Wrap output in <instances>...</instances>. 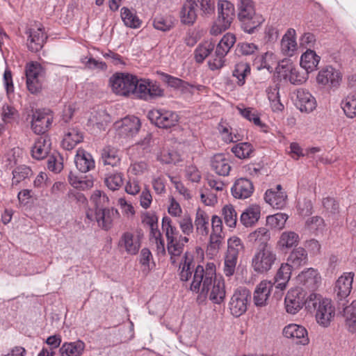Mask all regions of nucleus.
I'll return each mask as SVG.
<instances>
[{"instance_id": "1", "label": "nucleus", "mask_w": 356, "mask_h": 356, "mask_svg": "<svg viewBox=\"0 0 356 356\" xmlns=\"http://www.w3.org/2000/svg\"><path fill=\"white\" fill-rule=\"evenodd\" d=\"M179 276L183 282L192 279L190 289L201 297L209 296L214 303L220 304L225 298V282L217 278L216 268H181Z\"/></svg>"}, {"instance_id": "2", "label": "nucleus", "mask_w": 356, "mask_h": 356, "mask_svg": "<svg viewBox=\"0 0 356 356\" xmlns=\"http://www.w3.org/2000/svg\"><path fill=\"white\" fill-rule=\"evenodd\" d=\"M110 84L113 91L121 96L132 95L149 100L164 95V90L156 81L138 79L136 76L130 74L116 73L110 78Z\"/></svg>"}, {"instance_id": "3", "label": "nucleus", "mask_w": 356, "mask_h": 356, "mask_svg": "<svg viewBox=\"0 0 356 356\" xmlns=\"http://www.w3.org/2000/svg\"><path fill=\"white\" fill-rule=\"evenodd\" d=\"M307 309L310 312H316V318L320 325L327 327L334 316V307L332 301L323 298L321 295L312 293L307 297Z\"/></svg>"}, {"instance_id": "4", "label": "nucleus", "mask_w": 356, "mask_h": 356, "mask_svg": "<svg viewBox=\"0 0 356 356\" xmlns=\"http://www.w3.org/2000/svg\"><path fill=\"white\" fill-rule=\"evenodd\" d=\"M238 18L242 29L248 33H253L264 22V17L256 13L252 0H239L238 3Z\"/></svg>"}, {"instance_id": "5", "label": "nucleus", "mask_w": 356, "mask_h": 356, "mask_svg": "<svg viewBox=\"0 0 356 356\" xmlns=\"http://www.w3.org/2000/svg\"><path fill=\"white\" fill-rule=\"evenodd\" d=\"M147 117L152 124L162 129L175 127L179 120L177 112L165 109L151 110L148 112Z\"/></svg>"}, {"instance_id": "6", "label": "nucleus", "mask_w": 356, "mask_h": 356, "mask_svg": "<svg viewBox=\"0 0 356 356\" xmlns=\"http://www.w3.org/2000/svg\"><path fill=\"white\" fill-rule=\"evenodd\" d=\"M250 298V292L245 287H239L231 298L229 306L231 314L235 317L243 315L248 309Z\"/></svg>"}, {"instance_id": "7", "label": "nucleus", "mask_w": 356, "mask_h": 356, "mask_svg": "<svg viewBox=\"0 0 356 356\" xmlns=\"http://www.w3.org/2000/svg\"><path fill=\"white\" fill-rule=\"evenodd\" d=\"M53 120L54 117L49 110H36L32 115L31 129L35 134L43 136L50 128Z\"/></svg>"}, {"instance_id": "8", "label": "nucleus", "mask_w": 356, "mask_h": 356, "mask_svg": "<svg viewBox=\"0 0 356 356\" xmlns=\"http://www.w3.org/2000/svg\"><path fill=\"white\" fill-rule=\"evenodd\" d=\"M307 298L305 292L299 288L291 289L288 291L285 300V307L288 313L295 314L299 312L303 305L307 309Z\"/></svg>"}, {"instance_id": "9", "label": "nucleus", "mask_w": 356, "mask_h": 356, "mask_svg": "<svg viewBox=\"0 0 356 356\" xmlns=\"http://www.w3.org/2000/svg\"><path fill=\"white\" fill-rule=\"evenodd\" d=\"M140 126L139 118L134 115L127 116L115 123L118 134L123 138L135 136L139 131Z\"/></svg>"}, {"instance_id": "10", "label": "nucleus", "mask_w": 356, "mask_h": 356, "mask_svg": "<svg viewBox=\"0 0 356 356\" xmlns=\"http://www.w3.org/2000/svg\"><path fill=\"white\" fill-rule=\"evenodd\" d=\"M341 79V72L332 66H327L323 68L319 71L316 76V81L318 84L334 88L340 85Z\"/></svg>"}, {"instance_id": "11", "label": "nucleus", "mask_w": 356, "mask_h": 356, "mask_svg": "<svg viewBox=\"0 0 356 356\" xmlns=\"http://www.w3.org/2000/svg\"><path fill=\"white\" fill-rule=\"evenodd\" d=\"M141 246L140 239L130 232H124L118 241L120 250L126 252L128 254H136Z\"/></svg>"}, {"instance_id": "12", "label": "nucleus", "mask_w": 356, "mask_h": 356, "mask_svg": "<svg viewBox=\"0 0 356 356\" xmlns=\"http://www.w3.org/2000/svg\"><path fill=\"white\" fill-rule=\"evenodd\" d=\"M118 216V210L113 208L102 207L95 210V221L100 228L106 231L112 227L113 220Z\"/></svg>"}, {"instance_id": "13", "label": "nucleus", "mask_w": 356, "mask_h": 356, "mask_svg": "<svg viewBox=\"0 0 356 356\" xmlns=\"http://www.w3.org/2000/svg\"><path fill=\"white\" fill-rule=\"evenodd\" d=\"M227 252L225 257V267H236L239 254L243 250L241 240L236 236L228 240Z\"/></svg>"}, {"instance_id": "14", "label": "nucleus", "mask_w": 356, "mask_h": 356, "mask_svg": "<svg viewBox=\"0 0 356 356\" xmlns=\"http://www.w3.org/2000/svg\"><path fill=\"white\" fill-rule=\"evenodd\" d=\"M283 335L288 339H291L296 344L307 345L309 342L305 327L297 324H289L285 326Z\"/></svg>"}, {"instance_id": "15", "label": "nucleus", "mask_w": 356, "mask_h": 356, "mask_svg": "<svg viewBox=\"0 0 356 356\" xmlns=\"http://www.w3.org/2000/svg\"><path fill=\"white\" fill-rule=\"evenodd\" d=\"M286 198L287 195L282 191L280 184H277L275 188L267 190L264 195L266 202L276 209H281L285 207Z\"/></svg>"}, {"instance_id": "16", "label": "nucleus", "mask_w": 356, "mask_h": 356, "mask_svg": "<svg viewBox=\"0 0 356 356\" xmlns=\"http://www.w3.org/2000/svg\"><path fill=\"white\" fill-rule=\"evenodd\" d=\"M353 277V273H345L337 280L334 286V293L338 300H343L350 295Z\"/></svg>"}, {"instance_id": "17", "label": "nucleus", "mask_w": 356, "mask_h": 356, "mask_svg": "<svg viewBox=\"0 0 356 356\" xmlns=\"http://www.w3.org/2000/svg\"><path fill=\"white\" fill-rule=\"evenodd\" d=\"M26 33L29 34L26 44L29 50L32 52L41 50L47 39L44 29L40 27L37 29H29Z\"/></svg>"}, {"instance_id": "18", "label": "nucleus", "mask_w": 356, "mask_h": 356, "mask_svg": "<svg viewBox=\"0 0 356 356\" xmlns=\"http://www.w3.org/2000/svg\"><path fill=\"white\" fill-rule=\"evenodd\" d=\"M254 192L252 182L247 178L236 179L231 188V193L236 199H246L252 195Z\"/></svg>"}, {"instance_id": "19", "label": "nucleus", "mask_w": 356, "mask_h": 356, "mask_svg": "<svg viewBox=\"0 0 356 356\" xmlns=\"http://www.w3.org/2000/svg\"><path fill=\"white\" fill-rule=\"evenodd\" d=\"M296 106L301 112L310 113L316 108V102L309 92L301 88L296 92Z\"/></svg>"}, {"instance_id": "20", "label": "nucleus", "mask_w": 356, "mask_h": 356, "mask_svg": "<svg viewBox=\"0 0 356 356\" xmlns=\"http://www.w3.org/2000/svg\"><path fill=\"white\" fill-rule=\"evenodd\" d=\"M273 284L270 281H261L256 287L253 301L257 307H264L268 304Z\"/></svg>"}, {"instance_id": "21", "label": "nucleus", "mask_w": 356, "mask_h": 356, "mask_svg": "<svg viewBox=\"0 0 356 356\" xmlns=\"http://www.w3.org/2000/svg\"><path fill=\"white\" fill-rule=\"evenodd\" d=\"M218 19L222 22V26L229 28L235 16L234 4L228 1H219L218 3Z\"/></svg>"}, {"instance_id": "22", "label": "nucleus", "mask_w": 356, "mask_h": 356, "mask_svg": "<svg viewBox=\"0 0 356 356\" xmlns=\"http://www.w3.org/2000/svg\"><path fill=\"white\" fill-rule=\"evenodd\" d=\"M12 188L24 187L33 175L31 169L24 165H19L13 170Z\"/></svg>"}, {"instance_id": "23", "label": "nucleus", "mask_w": 356, "mask_h": 356, "mask_svg": "<svg viewBox=\"0 0 356 356\" xmlns=\"http://www.w3.org/2000/svg\"><path fill=\"white\" fill-rule=\"evenodd\" d=\"M51 145L50 138L47 135L40 136L32 147V156L38 160L44 159L49 154Z\"/></svg>"}, {"instance_id": "24", "label": "nucleus", "mask_w": 356, "mask_h": 356, "mask_svg": "<svg viewBox=\"0 0 356 356\" xmlns=\"http://www.w3.org/2000/svg\"><path fill=\"white\" fill-rule=\"evenodd\" d=\"M276 259V255L270 250L263 248L252 259L253 267H271Z\"/></svg>"}, {"instance_id": "25", "label": "nucleus", "mask_w": 356, "mask_h": 356, "mask_svg": "<svg viewBox=\"0 0 356 356\" xmlns=\"http://www.w3.org/2000/svg\"><path fill=\"white\" fill-rule=\"evenodd\" d=\"M211 169L220 176H227L231 170V165L229 160L223 154H215L211 159Z\"/></svg>"}, {"instance_id": "26", "label": "nucleus", "mask_w": 356, "mask_h": 356, "mask_svg": "<svg viewBox=\"0 0 356 356\" xmlns=\"http://www.w3.org/2000/svg\"><path fill=\"white\" fill-rule=\"evenodd\" d=\"M193 0H186L180 10L181 22L185 25H193L197 19V10Z\"/></svg>"}, {"instance_id": "27", "label": "nucleus", "mask_w": 356, "mask_h": 356, "mask_svg": "<svg viewBox=\"0 0 356 356\" xmlns=\"http://www.w3.org/2000/svg\"><path fill=\"white\" fill-rule=\"evenodd\" d=\"M76 168L81 172H87L95 168L92 155L83 149H79L74 159Z\"/></svg>"}, {"instance_id": "28", "label": "nucleus", "mask_w": 356, "mask_h": 356, "mask_svg": "<svg viewBox=\"0 0 356 356\" xmlns=\"http://www.w3.org/2000/svg\"><path fill=\"white\" fill-rule=\"evenodd\" d=\"M260 214V207L257 204H252L242 213L240 221L246 227H252L259 220Z\"/></svg>"}, {"instance_id": "29", "label": "nucleus", "mask_w": 356, "mask_h": 356, "mask_svg": "<svg viewBox=\"0 0 356 356\" xmlns=\"http://www.w3.org/2000/svg\"><path fill=\"white\" fill-rule=\"evenodd\" d=\"M83 136L76 128H70L65 133L62 140V146L67 150H71L79 143L82 142Z\"/></svg>"}, {"instance_id": "30", "label": "nucleus", "mask_w": 356, "mask_h": 356, "mask_svg": "<svg viewBox=\"0 0 356 356\" xmlns=\"http://www.w3.org/2000/svg\"><path fill=\"white\" fill-rule=\"evenodd\" d=\"M321 57L314 50L307 49L300 58V66L304 68L307 74L317 69Z\"/></svg>"}, {"instance_id": "31", "label": "nucleus", "mask_w": 356, "mask_h": 356, "mask_svg": "<svg viewBox=\"0 0 356 356\" xmlns=\"http://www.w3.org/2000/svg\"><path fill=\"white\" fill-rule=\"evenodd\" d=\"M296 31L293 29L287 30L281 41V49L286 56H292L296 50Z\"/></svg>"}, {"instance_id": "32", "label": "nucleus", "mask_w": 356, "mask_h": 356, "mask_svg": "<svg viewBox=\"0 0 356 356\" xmlns=\"http://www.w3.org/2000/svg\"><path fill=\"white\" fill-rule=\"evenodd\" d=\"M307 262V253L301 247L294 249L289 255L286 266L288 267H300L305 266Z\"/></svg>"}, {"instance_id": "33", "label": "nucleus", "mask_w": 356, "mask_h": 356, "mask_svg": "<svg viewBox=\"0 0 356 356\" xmlns=\"http://www.w3.org/2000/svg\"><path fill=\"white\" fill-rule=\"evenodd\" d=\"M196 232L202 236H207L209 234V217L202 210L198 209L196 213L194 222Z\"/></svg>"}, {"instance_id": "34", "label": "nucleus", "mask_w": 356, "mask_h": 356, "mask_svg": "<svg viewBox=\"0 0 356 356\" xmlns=\"http://www.w3.org/2000/svg\"><path fill=\"white\" fill-rule=\"evenodd\" d=\"M343 316L347 330L351 333L356 332V300L343 309Z\"/></svg>"}, {"instance_id": "35", "label": "nucleus", "mask_w": 356, "mask_h": 356, "mask_svg": "<svg viewBox=\"0 0 356 356\" xmlns=\"http://www.w3.org/2000/svg\"><path fill=\"white\" fill-rule=\"evenodd\" d=\"M300 241L298 234L292 231H286L282 233L277 241L278 248L283 250L296 246Z\"/></svg>"}, {"instance_id": "36", "label": "nucleus", "mask_w": 356, "mask_h": 356, "mask_svg": "<svg viewBox=\"0 0 356 356\" xmlns=\"http://www.w3.org/2000/svg\"><path fill=\"white\" fill-rule=\"evenodd\" d=\"M85 348V343L81 341L72 343H65L60 347L59 352L60 356H79Z\"/></svg>"}, {"instance_id": "37", "label": "nucleus", "mask_w": 356, "mask_h": 356, "mask_svg": "<svg viewBox=\"0 0 356 356\" xmlns=\"http://www.w3.org/2000/svg\"><path fill=\"white\" fill-rule=\"evenodd\" d=\"M101 159L104 165L117 166L120 161L118 151L110 145L106 146L102 150Z\"/></svg>"}, {"instance_id": "38", "label": "nucleus", "mask_w": 356, "mask_h": 356, "mask_svg": "<svg viewBox=\"0 0 356 356\" xmlns=\"http://www.w3.org/2000/svg\"><path fill=\"white\" fill-rule=\"evenodd\" d=\"M175 18L169 15H159L153 19L154 29L163 32L169 31L175 26Z\"/></svg>"}, {"instance_id": "39", "label": "nucleus", "mask_w": 356, "mask_h": 356, "mask_svg": "<svg viewBox=\"0 0 356 356\" xmlns=\"http://www.w3.org/2000/svg\"><path fill=\"white\" fill-rule=\"evenodd\" d=\"M279 89L278 85L275 84L268 87L266 90L268 98L273 111H282L284 109V105L280 102Z\"/></svg>"}, {"instance_id": "40", "label": "nucleus", "mask_w": 356, "mask_h": 356, "mask_svg": "<svg viewBox=\"0 0 356 356\" xmlns=\"http://www.w3.org/2000/svg\"><path fill=\"white\" fill-rule=\"evenodd\" d=\"M250 74V67L248 63L241 62L236 64L232 75L237 79L238 86H242L245 83V78Z\"/></svg>"}, {"instance_id": "41", "label": "nucleus", "mask_w": 356, "mask_h": 356, "mask_svg": "<svg viewBox=\"0 0 356 356\" xmlns=\"http://www.w3.org/2000/svg\"><path fill=\"white\" fill-rule=\"evenodd\" d=\"M214 47L215 44L208 41L199 44L195 50V61L198 63H202L207 56L211 55Z\"/></svg>"}, {"instance_id": "42", "label": "nucleus", "mask_w": 356, "mask_h": 356, "mask_svg": "<svg viewBox=\"0 0 356 356\" xmlns=\"http://www.w3.org/2000/svg\"><path fill=\"white\" fill-rule=\"evenodd\" d=\"M121 17L124 24L128 27L137 29L141 24V21L136 15L126 7L121 9Z\"/></svg>"}, {"instance_id": "43", "label": "nucleus", "mask_w": 356, "mask_h": 356, "mask_svg": "<svg viewBox=\"0 0 356 356\" xmlns=\"http://www.w3.org/2000/svg\"><path fill=\"white\" fill-rule=\"evenodd\" d=\"M254 148L250 143H240L232 148L234 155L241 159L250 158L254 152Z\"/></svg>"}, {"instance_id": "44", "label": "nucleus", "mask_w": 356, "mask_h": 356, "mask_svg": "<svg viewBox=\"0 0 356 356\" xmlns=\"http://www.w3.org/2000/svg\"><path fill=\"white\" fill-rule=\"evenodd\" d=\"M162 229L165 232V236L168 242L172 243L177 239L179 232L175 227L172 225L171 219L168 216H164L162 219Z\"/></svg>"}, {"instance_id": "45", "label": "nucleus", "mask_w": 356, "mask_h": 356, "mask_svg": "<svg viewBox=\"0 0 356 356\" xmlns=\"http://www.w3.org/2000/svg\"><path fill=\"white\" fill-rule=\"evenodd\" d=\"M225 224L229 227H235L237 222V213L232 204L225 205L222 210Z\"/></svg>"}, {"instance_id": "46", "label": "nucleus", "mask_w": 356, "mask_h": 356, "mask_svg": "<svg viewBox=\"0 0 356 356\" xmlns=\"http://www.w3.org/2000/svg\"><path fill=\"white\" fill-rule=\"evenodd\" d=\"M291 268H278L275 277V282L277 283L276 288L281 291L285 289L286 284L290 279Z\"/></svg>"}, {"instance_id": "47", "label": "nucleus", "mask_w": 356, "mask_h": 356, "mask_svg": "<svg viewBox=\"0 0 356 356\" xmlns=\"http://www.w3.org/2000/svg\"><path fill=\"white\" fill-rule=\"evenodd\" d=\"M286 69L289 72L286 76H288L289 80L292 84L298 85L306 81L307 76V73L305 74L300 73L298 68L294 67L291 65H287Z\"/></svg>"}, {"instance_id": "48", "label": "nucleus", "mask_w": 356, "mask_h": 356, "mask_svg": "<svg viewBox=\"0 0 356 356\" xmlns=\"http://www.w3.org/2000/svg\"><path fill=\"white\" fill-rule=\"evenodd\" d=\"M104 181L109 189L118 190L123 184V175L120 172L110 174L105 178Z\"/></svg>"}, {"instance_id": "49", "label": "nucleus", "mask_w": 356, "mask_h": 356, "mask_svg": "<svg viewBox=\"0 0 356 356\" xmlns=\"http://www.w3.org/2000/svg\"><path fill=\"white\" fill-rule=\"evenodd\" d=\"M341 108L347 117L353 118L356 115V97L348 96L342 101Z\"/></svg>"}, {"instance_id": "50", "label": "nucleus", "mask_w": 356, "mask_h": 356, "mask_svg": "<svg viewBox=\"0 0 356 356\" xmlns=\"http://www.w3.org/2000/svg\"><path fill=\"white\" fill-rule=\"evenodd\" d=\"M43 73V67L38 62H31L26 64L25 67L26 78L34 79L39 78Z\"/></svg>"}, {"instance_id": "51", "label": "nucleus", "mask_w": 356, "mask_h": 356, "mask_svg": "<svg viewBox=\"0 0 356 356\" xmlns=\"http://www.w3.org/2000/svg\"><path fill=\"white\" fill-rule=\"evenodd\" d=\"M223 236L222 233L211 232L210 235L209 244L207 246V252L209 254H216L220 248Z\"/></svg>"}, {"instance_id": "52", "label": "nucleus", "mask_w": 356, "mask_h": 356, "mask_svg": "<svg viewBox=\"0 0 356 356\" xmlns=\"http://www.w3.org/2000/svg\"><path fill=\"white\" fill-rule=\"evenodd\" d=\"M195 6L200 8L201 14L204 16L211 15L215 10L213 0H193Z\"/></svg>"}, {"instance_id": "53", "label": "nucleus", "mask_w": 356, "mask_h": 356, "mask_svg": "<svg viewBox=\"0 0 356 356\" xmlns=\"http://www.w3.org/2000/svg\"><path fill=\"white\" fill-rule=\"evenodd\" d=\"M167 248L169 254L171 255L170 259L172 264L175 265L177 260L181 257L182 246L179 242H177V239H176V241H173L170 243L168 242Z\"/></svg>"}, {"instance_id": "54", "label": "nucleus", "mask_w": 356, "mask_h": 356, "mask_svg": "<svg viewBox=\"0 0 356 356\" xmlns=\"http://www.w3.org/2000/svg\"><path fill=\"white\" fill-rule=\"evenodd\" d=\"M240 114L245 118V119L248 120L250 122H253L255 125H257L259 127H263L264 124H262L261 121L260 120V118L257 113V112L251 108H238Z\"/></svg>"}, {"instance_id": "55", "label": "nucleus", "mask_w": 356, "mask_h": 356, "mask_svg": "<svg viewBox=\"0 0 356 356\" xmlns=\"http://www.w3.org/2000/svg\"><path fill=\"white\" fill-rule=\"evenodd\" d=\"M251 240H254L261 243H266L270 238V232L266 227H260L250 234Z\"/></svg>"}, {"instance_id": "56", "label": "nucleus", "mask_w": 356, "mask_h": 356, "mask_svg": "<svg viewBox=\"0 0 356 356\" xmlns=\"http://www.w3.org/2000/svg\"><path fill=\"white\" fill-rule=\"evenodd\" d=\"M258 50V47L250 42H240L236 45L237 54L243 56H248L254 54Z\"/></svg>"}, {"instance_id": "57", "label": "nucleus", "mask_w": 356, "mask_h": 356, "mask_svg": "<svg viewBox=\"0 0 356 356\" xmlns=\"http://www.w3.org/2000/svg\"><path fill=\"white\" fill-rule=\"evenodd\" d=\"M300 46L302 48L311 49L314 47L316 39L315 35L312 33H305L300 38Z\"/></svg>"}, {"instance_id": "58", "label": "nucleus", "mask_w": 356, "mask_h": 356, "mask_svg": "<svg viewBox=\"0 0 356 356\" xmlns=\"http://www.w3.org/2000/svg\"><path fill=\"white\" fill-rule=\"evenodd\" d=\"M179 225L182 232L185 235H189L193 231V225L191 218L188 215H184L179 220Z\"/></svg>"}, {"instance_id": "59", "label": "nucleus", "mask_w": 356, "mask_h": 356, "mask_svg": "<svg viewBox=\"0 0 356 356\" xmlns=\"http://www.w3.org/2000/svg\"><path fill=\"white\" fill-rule=\"evenodd\" d=\"M306 224L311 231H322L324 227V220L319 216H314L308 219Z\"/></svg>"}, {"instance_id": "60", "label": "nucleus", "mask_w": 356, "mask_h": 356, "mask_svg": "<svg viewBox=\"0 0 356 356\" xmlns=\"http://www.w3.org/2000/svg\"><path fill=\"white\" fill-rule=\"evenodd\" d=\"M42 83L40 77L34 78V79H26V87L29 91L32 94H37L42 90Z\"/></svg>"}, {"instance_id": "61", "label": "nucleus", "mask_w": 356, "mask_h": 356, "mask_svg": "<svg viewBox=\"0 0 356 356\" xmlns=\"http://www.w3.org/2000/svg\"><path fill=\"white\" fill-rule=\"evenodd\" d=\"M302 276L306 278V282H313L317 284L321 280V276L314 268H307V270L302 272Z\"/></svg>"}, {"instance_id": "62", "label": "nucleus", "mask_w": 356, "mask_h": 356, "mask_svg": "<svg viewBox=\"0 0 356 356\" xmlns=\"http://www.w3.org/2000/svg\"><path fill=\"white\" fill-rule=\"evenodd\" d=\"M91 202L94 204L95 209L102 208V204L108 200V197L100 191H95L90 197Z\"/></svg>"}, {"instance_id": "63", "label": "nucleus", "mask_w": 356, "mask_h": 356, "mask_svg": "<svg viewBox=\"0 0 356 356\" xmlns=\"http://www.w3.org/2000/svg\"><path fill=\"white\" fill-rule=\"evenodd\" d=\"M224 56L211 54V58L208 61V65L211 70H216L221 68L225 63Z\"/></svg>"}, {"instance_id": "64", "label": "nucleus", "mask_w": 356, "mask_h": 356, "mask_svg": "<svg viewBox=\"0 0 356 356\" xmlns=\"http://www.w3.org/2000/svg\"><path fill=\"white\" fill-rule=\"evenodd\" d=\"M3 85L8 95L14 92V85L11 71L6 68L3 73Z\"/></svg>"}]
</instances>
